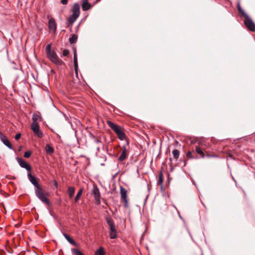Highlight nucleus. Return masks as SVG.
Segmentation results:
<instances>
[{"label": "nucleus", "mask_w": 255, "mask_h": 255, "mask_svg": "<svg viewBox=\"0 0 255 255\" xmlns=\"http://www.w3.org/2000/svg\"><path fill=\"white\" fill-rule=\"evenodd\" d=\"M54 185H55L56 187H57V186H58V183H57V182H56V181H55V182H54Z\"/></svg>", "instance_id": "nucleus-37"}, {"label": "nucleus", "mask_w": 255, "mask_h": 255, "mask_svg": "<svg viewBox=\"0 0 255 255\" xmlns=\"http://www.w3.org/2000/svg\"><path fill=\"white\" fill-rule=\"evenodd\" d=\"M91 137L93 139V141L96 143H99L101 142V141L99 139L96 138L94 135H91Z\"/></svg>", "instance_id": "nucleus-27"}, {"label": "nucleus", "mask_w": 255, "mask_h": 255, "mask_svg": "<svg viewBox=\"0 0 255 255\" xmlns=\"http://www.w3.org/2000/svg\"><path fill=\"white\" fill-rule=\"evenodd\" d=\"M34 191L36 196L43 203L47 205L50 206L51 203L48 199V193L41 187L39 186L34 188Z\"/></svg>", "instance_id": "nucleus-3"}, {"label": "nucleus", "mask_w": 255, "mask_h": 255, "mask_svg": "<svg viewBox=\"0 0 255 255\" xmlns=\"http://www.w3.org/2000/svg\"><path fill=\"white\" fill-rule=\"evenodd\" d=\"M68 2V0H61V3L63 4H66Z\"/></svg>", "instance_id": "nucleus-33"}, {"label": "nucleus", "mask_w": 255, "mask_h": 255, "mask_svg": "<svg viewBox=\"0 0 255 255\" xmlns=\"http://www.w3.org/2000/svg\"><path fill=\"white\" fill-rule=\"evenodd\" d=\"M32 119L33 121L32 123H37V121H40L41 120V118L37 114H34L32 116Z\"/></svg>", "instance_id": "nucleus-22"}, {"label": "nucleus", "mask_w": 255, "mask_h": 255, "mask_svg": "<svg viewBox=\"0 0 255 255\" xmlns=\"http://www.w3.org/2000/svg\"><path fill=\"white\" fill-rule=\"evenodd\" d=\"M244 23L250 30L255 31V24L249 16L245 18Z\"/></svg>", "instance_id": "nucleus-8"}, {"label": "nucleus", "mask_w": 255, "mask_h": 255, "mask_svg": "<svg viewBox=\"0 0 255 255\" xmlns=\"http://www.w3.org/2000/svg\"><path fill=\"white\" fill-rule=\"evenodd\" d=\"M72 14L71 15L68 19V25H72L79 17L80 13V5L75 3L74 4L72 8Z\"/></svg>", "instance_id": "nucleus-4"}, {"label": "nucleus", "mask_w": 255, "mask_h": 255, "mask_svg": "<svg viewBox=\"0 0 255 255\" xmlns=\"http://www.w3.org/2000/svg\"><path fill=\"white\" fill-rule=\"evenodd\" d=\"M75 193V188L73 187H69L68 193L70 198H72Z\"/></svg>", "instance_id": "nucleus-21"}, {"label": "nucleus", "mask_w": 255, "mask_h": 255, "mask_svg": "<svg viewBox=\"0 0 255 255\" xmlns=\"http://www.w3.org/2000/svg\"><path fill=\"white\" fill-rule=\"evenodd\" d=\"M107 224L109 226L110 230V238L114 239H116L117 237V230L115 228V225L113 220L110 217H107L106 218Z\"/></svg>", "instance_id": "nucleus-5"}, {"label": "nucleus", "mask_w": 255, "mask_h": 255, "mask_svg": "<svg viewBox=\"0 0 255 255\" xmlns=\"http://www.w3.org/2000/svg\"><path fill=\"white\" fill-rule=\"evenodd\" d=\"M99 150H100V147H97V150H98V151H99Z\"/></svg>", "instance_id": "nucleus-38"}, {"label": "nucleus", "mask_w": 255, "mask_h": 255, "mask_svg": "<svg viewBox=\"0 0 255 255\" xmlns=\"http://www.w3.org/2000/svg\"><path fill=\"white\" fill-rule=\"evenodd\" d=\"M195 150L196 152L201 155L202 158L205 157V155L203 152V150L201 149L200 146H196L195 148Z\"/></svg>", "instance_id": "nucleus-19"}, {"label": "nucleus", "mask_w": 255, "mask_h": 255, "mask_svg": "<svg viewBox=\"0 0 255 255\" xmlns=\"http://www.w3.org/2000/svg\"><path fill=\"white\" fill-rule=\"evenodd\" d=\"M239 12L242 14L243 16H244L245 18L249 16L248 14L243 10V9H242L241 11H239Z\"/></svg>", "instance_id": "nucleus-29"}, {"label": "nucleus", "mask_w": 255, "mask_h": 255, "mask_svg": "<svg viewBox=\"0 0 255 255\" xmlns=\"http://www.w3.org/2000/svg\"><path fill=\"white\" fill-rule=\"evenodd\" d=\"M31 152L30 151H25L24 152V156L25 158H29L30 156L31 155Z\"/></svg>", "instance_id": "nucleus-28"}, {"label": "nucleus", "mask_w": 255, "mask_h": 255, "mask_svg": "<svg viewBox=\"0 0 255 255\" xmlns=\"http://www.w3.org/2000/svg\"><path fill=\"white\" fill-rule=\"evenodd\" d=\"M126 145H124L122 147V152L119 157V160L120 161H124L127 157V147Z\"/></svg>", "instance_id": "nucleus-11"}, {"label": "nucleus", "mask_w": 255, "mask_h": 255, "mask_svg": "<svg viewBox=\"0 0 255 255\" xmlns=\"http://www.w3.org/2000/svg\"><path fill=\"white\" fill-rule=\"evenodd\" d=\"M31 128L33 131L34 134L39 138L42 137V132L39 129V126L37 123H32L31 125Z\"/></svg>", "instance_id": "nucleus-6"}, {"label": "nucleus", "mask_w": 255, "mask_h": 255, "mask_svg": "<svg viewBox=\"0 0 255 255\" xmlns=\"http://www.w3.org/2000/svg\"><path fill=\"white\" fill-rule=\"evenodd\" d=\"M83 189L82 188H80L78 193H77V195L75 198V202H77L80 198V197H81V196L82 195V194L83 193Z\"/></svg>", "instance_id": "nucleus-23"}, {"label": "nucleus", "mask_w": 255, "mask_h": 255, "mask_svg": "<svg viewBox=\"0 0 255 255\" xmlns=\"http://www.w3.org/2000/svg\"><path fill=\"white\" fill-rule=\"evenodd\" d=\"M71 252L73 255H84L80 250L75 249H71Z\"/></svg>", "instance_id": "nucleus-20"}, {"label": "nucleus", "mask_w": 255, "mask_h": 255, "mask_svg": "<svg viewBox=\"0 0 255 255\" xmlns=\"http://www.w3.org/2000/svg\"><path fill=\"white\" fill-rule=\"evenodd\" d=\"M78 37L75 34H72L71 37L69 38V41L71 44L75 43L77 40Z\"/></svg>", "instance_id": "nucleus-25"}, {"label": "nucleus", "mask_w": 255, "mask_h": 255, "mask_svg": "<svg viewBox=\"0 0 255 255\" xmlns=\"http://www.w3.org/2000/svg\"><path fill=\"white\" fill-rule=\"evenodd\" d=\"M21 134L20 133H17L15 136V139L16 140H18L20 138Z\"/></svg>", "instance_id": "nucleus-32"}, {"label": "nucleus", "mask_w": 255, "mask_h": 255, "mask_svg": "<svg viewBox=\"0 0 255 255\" xmlns=\"http://www.w3.org/2000/svg\"><path fill=\"white\" fill-rule=\"evenodd\" d=\"M27 177H28V180L31 183V184L34 186L35 188H36L40 186L38 184V182L37 181V179H36V178L34 176H33V175H32L30 172L28 173Z\"/></svg>", "instance_id": "nucleus-10"}, {"label": "nucleus", "mask_w": 255, "mask_h": 255, "mask_svg": "<svg viewBox=\"0 0 255 255\" xmlns=\"http://www.w3.org/2000/svg\"><path fill=\"white\" fill-rule=\"evenodd\" d=\"M172 154H173L174 158L175 159H177L179 156L180 153H179V151L178 150L174 149L172 151Z\"/></svg>", "instance_id": "nucleus-26"}, {"label": "nucleus", "mask_w": 255, "mask_h": 255, "mask_svg": "<svg viewBox=\"0 0 255 255\" xmlns=\"http://www.w3.org/2000/svg\"><path fill=\"white\" fill-rule=\"evenodd\" d=\"M238 9L239 11H241L242 9H243L241 7V6H240V4L239 3L238 5Z\"/></svg>", "instance_id": "nucleus-35"}, {"label": "nucleus", "mask_w": 255, "mask_h": 255, "mask_svg": "<svg viewBox=\"0 0 255 255\" xmlns=\"http://www.w3.org/2000/svg\"><path fill=\"white\" fill-rule=\"evenodd\" d=\"M120 193L121 196V199L122 201L124 202V206L127 207L128 204L127 191L125 188H124L122 186H121Z\"/></svg>", "instance_id": "nucleus-7"}, {"label": "nucleus", "mask_w": 255, "mask_h": 255, "mask_svg": "<svg viewBox=\"0 0 255 255\" xmlns=\"http://www.w3.org/2000/svg\"><path fill=\"white\" fill-rule=\"evenodd\" d=\"M45 50L47 57L51 62L59 65L62 64V61L59 58L55 52L51 50V44H48L46 46Z\"/></svg>", "instance_id": "nucleus-2"}, {"label": "nucleus", "mask_w": 255, "mask_h": 255, "mask_svg": "<svg viewBox=\"0 0 255 255\" xmlns=\"http://www.w3.org/2000/svg\"><path fill=\"white\" fill-rule=\"evenodd\" d=\"M74 66L75 70L76 72H77V69H78V60H77V54H76V51H75L74 54Z\"/></svg>", "instance_id": "nucleus-18"}, {"label": "nucleus", "mask_w": 255, "mask_h": 255, "mask_svg": "<svg viewBox=\"0 0 255 255\" xmlns=\"http://www.w3.org/2000/svg\"><path fill=\"white\" fill-rule=\"evenodd\" d=\"M95 255H105V253L104 251L103 247H100L99 249L97 250L95 253Z\"/></svg>", "instance_id": "nucleus-24"}, {"label": "nucleus", "mask_w": 255, "mask_h": 255, "mask_svg": "<svg viewBox=\"0 0 255 255\" xmlns=\"http://www.w3.org/2000/svg\"><path fill=\"white\" fill-rule=\"evenodd\" d=\"M45 150L47 154L51 155L53 152V148L49 144H47L45 147Z\"/></svg>", "instance_id": "nucleus-14"}, {"label": "nucleus", "mask_w": 255, "mask_h": 255, "mask_svg": "<svg viewBox=\"0 0 255 255\" xmlns=\"http://www.w3.org/2000/svg\"><path fill=\"white\" fill-rule=\"evenodd\" d=\"M187 156L188 158H193V157L192 156V151H188V153H187Z\"/></svg>", "instance_id": "nucleus-31"}, {"label": "nucleus", "mask_w": 255, "mask_h": 255, "mask_svg": "<svg viewBox=\"0 0 255 255\" xmlns=\"http://www.w3.org/2000/svg\"><path fill=\"white\" fill-rule=\"evenodd\" d=\"M91 6L89 2H88V0H84L82 4V7L83 10H87L90 9Z\"/></svg>", "instance_id": "nucleus-15"}, {"label": "nucleus", "mask_w": 255, "mask_h": 255, "mask_svg": "<svg viewBox=\"0 0 255 255\" xmlns=\"http://www.w3.org/2000/svg\"><path fill=\"white\" fill-rule=\"evenodd\" d=\"M206 156L208 157H216V156L215 155H210L209 154H207L205 155Z\"/></svg>", "instance_id": "nucleus-34"}, {"label": "nucleus", "mask_w": 255, "mask_h": 255, "mask_svg": "<svg viewBox=\"0 0 255 255\" xmlns=\"http://www.w3.org/2000/svg\"><path fill=\"white\" fill-rule=\"evenodd\" d=\"M69 54V50L64 49L63 52V55L64 56H67Z\"/></svg>", "instance_id": "nucleus-30"}, {"label": "nucleus", "mask_w": 255, "mask_h": 255, "mask_svg": "<svg viewBox=\"0 0 255 255\" xmlns=\"http://www.w3.org/2000/svg\"><path fill=\"white\" fill-rule=\"evenodd\" d=\"M64 237L67 240V241L71 244L76 246L77 243L73 240L67 234H63Z\"/></svg>", "instance_id": "nucleus-16"}, {"label": "nucleus", "mask_w": 255, "mask_h": 255, "mask_svg": "<svg viewBox=\"0 0 255 255\" xmlns=\"http://www.w3.org/2000/svg\"><path fill=\"white\" fill-rule=\"evenodd\" d=\"M93 194L95 199L100 203V194L98 189H95L93 191Z\"/></svg>", "instance_id": "nucleus-17"}, {"label": "nucleus", "mask_w": 255, "mask_h": 255, "mask_svg": "<svg viewBox=\"0 0 255 255\" xmlns=\"http://www.w3.org/2000/svg\"><path fill=\"white\" fill-rule=\"evenodd\" d=\"M163 181L162 180V175L161 174L160 176V177H159V181L162 182Z\"/></svg>", "instance_id": "nucleus-36"}, {"label": "nucleus", "mask_w": 255, "mask_h": 255, "mask_svg": "<svg viewBox=\"0 0 255 255\" xmlns=\"http://www.w3.org/2000/svg\"><path fill=\"white\" fill-rule=\"evenodd\" d=\"M16 160L18 163H19V165L21 167L25 168L26 170L28 171V172H30L31 171V167L30 165L28 164L26 162H25L24 160L19 157H17L16 158Z\"/></svg>", "instance_id": "nucleus-9"}, {"label": "nucleus", "mask_w": 255, "mask_h": 255, "mask_svg": "<svg viewBox=\"0 0 255 255\" xmlns=\"http://www.w3.org/2000/svg\"><path fill=\"white\" fill-rule=\"evenodd\" d=\"M48 27L51 31L55 32L56 30V24L54 18H50L48 21Z\"/></svg>", "instance_id": "nucleus-13"}, {"label": "nucleus", "mask_w": 255, "mask_h": 255, "mask_svg": "<svg viewBox=\"0 0 255 255\" xmlns=\"http://www.w3.org/2000/svg\"><path fill=\"white\" fill-rule=\"evenodd\" d=\"M0 140H1V141L2 142V143L5 146H6L9 149H11L12 148L11 144H10L8 139H7L6 136L2 134L1 133H0Z\"/></svg>", "instance_id": "nucleus-12"}, {"label": "nucleus", "mask_w": 255, "mask_h": 255, "mask_svg": "<svg viewBox=\"0 0 255 255\" xmlns=\"http://www.w3.org/2000/svg\"><path fill=\"white\" fill-rule=\"evenodd\" d=\"M107 124L109 127L116 133L119 139L121 140H126L127 144L128 145V143L123 128L111 121H108Z\"/></svg>", "instance_id": "nucleus-1"}]
</instances>
